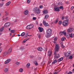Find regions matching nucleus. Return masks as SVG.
Returning <instances> with one entry per match:
<instances>
[{
  "label": "nucleus",
  "mask_w": 74,
  "mask_h": 74,
  "mask_svg": "<svg viewBox=\"0 0 74 74\" xmlns=\"http://www.w3.org/2000/svg\"><path fill=\"white\" fill-rule=\"evenodd\" d=\"M47 38H49L51 36V34H52V30L51 29H49L47 30Z\"/></svg>",
  "instance_id": "nucleus-1"
},
{
  "label": "nucleus",
  "mask_w": 74,
  "mask_h": 74,
  "mask_svg": "<svg viewBox=\"0 0 74 74\" xmlns=\"http://www.w3.org/2000/svg\"><path fill=\"white\" fill-rule=\"evenodd\" d=\"M34 11L35 13H36L37 14H40L41 12V10H40V8H38L37 7L35 8L34 9Z\"/></svg>",
  "instance_id": "nucleus-2"
},
{
  "label": "nucleus",
  "mask_w": 74,
  "mask_h": 74,
  "mask_svg": "<svg viewBox=\"0 0 74 74\" xmlns=\"http://www.w3.org/2000/svg\"><path fill=\"white\" fill-rule=\"evenodd\" d=\"M62 25L65 27L69 25V21L68 20H65L63 22Z\"/></svg>",
  "instance_id": "nucleus-3"
},
{
  "label": "nucleus",
  "mask_w": 74,
  "mask_h": 74,
  "mask_svg": "<svg viewBox=\"0 0 74 74\" xmlns=\"http://www.w3.org/2000/svg\"><path fill=\"white\" fill-rule=\"evenodd\" d=\"M60 49V47L59 46V45L58 44H56L54 48V52H58L59 51Z\"/></svg>",
  "instance_id": "nucleus-4"
},
{
  "label": "nucleus",
  "mask_w": 74,
  "mask_h": 74,
  "mask_svg": "<svg viewBox=\"0 0 74 74\" xmlns=\"http://www.w3.org/2000/svg\"><path fill=\"white\" fill-rule=\"evenodd\" d=\"M34 27V25L33 24H31L28 25L26 27V29L28 30H30L31 29H32Z\"/></svg>",
  "instance_id": "nucleus-5"
},
{
  "label": "nucleus",
  "mask_w": 74,
  "mask_h": 74,
  "mask_svg": "<svg viewBox=\"0 0 74 74\" xmlns=\"http://www.w3.org/2000/svg\"><path fill=\"white\" fill-rule=\"evenodd\" d=\"M54 58L55 59H58L60 57V55L59 54H56V51L54 52Z\"/></svg>",
  "instance_id": "nucleus-6"
},
{
  "label": "nucleus",
  "mask_w": 74,
  "mask_h": 74,
  "mask_svg": "<svg viewBox=\"0 0 74 74\" xmlns=\"http://www.w3.org/2000/svg\"><path fill=\"white\" fill-rule=\"evenodd\" d=\"M47 56H49V58H50L51 56H52V50L51 49H50L48 51L47 53Z\"/></svg>",
  "instance_id": "nucleus-7"
},
{
  "label": "nucleus",
  "mask_w": 74,
  "mask_h": 74,
  "mask_svg": "<svg viewBox=\"0 0 74 74\" xmlns=\"http://www.w3.org/2000/svg\"><path fill=\"white\" fill-rule=\"evenodd\" d=\"M71 53V51H68L65 54V56H66V57H68V56H70Z\"/></svg>",
  "instance_id": "nucleus-8"
},
{
  "label": "nucleus",
  "mask_w": 74,
  "mask_h": 74,
  "mask_svg": "<svg viewBox=\"0 0 74 74\" xmlns=\"http://www.w3.org/2000/svg\"><path fill=\"white\" fill-rule=\"evenodd\" d=\"M54 9L55 11H57L58 12H59L60 10L59 9V8L57 7H55Z\"/></svg>",
  "instance_id": "nucleus-9"
},
{
  "label": "nucleus",
  "mask_w": 74,
  "mask_h": 74,
  "mask_svg": "<svg viewBox=\"0 0 74 74\" xmlns=\"http://www.w3.org/2000/svg\"><path fill=\"white\" fill-rule=\"evenodd\" d=\"M10 25V23L7 22L5 24L4 27H8V26H9Z\"/></svg>",
  "instance_id": "nucleus-10"
},
{
  "label": "nucleus",
  "mask_w": 74,
  "mask_h": 74,
  "mask_svg": "<svg viewBox=\"0 0 74 74\" xmlns=\"http://www.w3.org/2000/svg\"><path fill=\"white\" fill-rule=\"evenodd\" d=\"M59 34L60 36H62L63 34H64V36H66V32H60L59 33Z\"/></svg>",
  "instance_id": "nucleus-11"
},
{
  "label": "nucleus",
  "mask_w": 74,
  "mask_h": 74,
  "mask_svg": "<svg viewBox=\"0 0 74 74\" xmlns=\"http://www.w3.org/2000/svg\"><path fill=\"white\" fill-rule=\"evenodd\" d=\"M74 30V29L73 28H71L69 29L68 30L67 32L68 33H71Z\"/></svg>",
  "instance_id": "nucleus-12"
},
{
  "label": "nucleus",
  "mask_w": 74,
  "mask_h": 74,
  "mask_svg": "<svg viewBox=\"0 0 74 74\" xmlns=\"http://www.w3.org/2000/svg\"><path fill=\"white\" fill-rule=\"evenodd\" d=\"M11 59H8L5 62V64H7L9 63H10V61H11Z\"/></svg>",
  "instance_id": "nucleus-13"
},
{
  "label": "nucleus",
  "mask_w": 74,
  "mask_h": 74,
  "mask_svg": "<svg viewBox=\"0 0 74 74\" xmlns=\"http://www.w3.org/2000/svg\"><path fill=\"white\" fill-rule=\"evenodd\" d=\"M29 13V12H28V10H26L24 11V14L25 15H27Z\"/></svg>",
  "instance_id": "nucleus-14"
},
{
  "label": "nucleus",
  "mask_w": 74,
  "mask_h": 74,
  "mask_svg": "<svg viewBox=\"0 0 74 74\" xmlns=\"http://www.w3.org/2000/svg\"><path fill=\"white\" fill-rule=\"evenodd\" d=\"M38 29L39 30V32H42L43 31V28L41 27H39L38 28Z\"/></svg>",
  "instance_id": "nucleus-15"
},
{
  "label": "nucleus",
  "mask_w": 74,
  "mask_h": 74,
  "mask_svg": "<svg viewBox=\"0 0 74 74\" xmlns=\"http://www.w3.org/2000/svg\"><path fill=\"white\" fill-rule=\"evenodd\" d=\"M7 55V52L5 51L4 52H3V57H4L5 56H6Z\"/></svg>",
  "instance_id": "nucleus-16"
},
{
  "label": "nucleus",
  "mask_w": 74,
  "mask_h": 74,
  "mask_svg": "<svg viewBox=\"0 0 74 74\" xmlns=\"http://www.w3.org/2000/svg\"><path fill=\"white\" fill-rule=\"evenodd\" d=\"M63 59V58H61L58 59V62H61V61H62Z\"/></svg>",
  "instance_id": "nucleus-17"
},
{
  "label": "nucleus",
  "mask_w": 74,
  "mask_h": 74,
  "mask_svg": "<svg viewBox=\"0 0 74 74\" xmlns=\"http://www.w3.org/2000/svg\"><path fill=\"white\" fill-rule=\"evenodd\" d=\"M42 47H38V51H42Z\"/></svg>",
  "instance_id": "nucleus-18"
},
{
  "label": "nucleus",
  "mask_w": 74,
  "mask_h": 74,
  "mask_svg": "<svg viewBox=\"0 0 74 74\" xmlns=\"http://www.w3.org/2000/svg\"><path fill=\"white\" fill-rule=\"evenodd\" d=\"M12 52V49L11 48H10V49L8 50V53H10L11 52Z\"/></svg>",
  "instance_id": "nucleus-19"
},
{
  "label": "nucleus",
  "mask_w": 74,
  "mask_h": 74,
  "mask_svg": "<svg viewBox=\"0 0 74 74\" xmlns=\"http://www.w3.org/2000/svg\"><path fill=\"white\" fill-rule=\"evenodd\" d=\"M10 4H11V2H8L5 5H6V6H8V5H9Z\"/></svg>",
  "instance_id": "nucleus-20"
},
{
  "label": "nucleus",
  "mask_w": 74,
  "mask_h": 74,
  "mask_svg": "<svg viewBox=\"0 0 74 74\" xmlns=\"http://www.w3.org/2000/svg\"><path fill=\"white\" fill-rule=\"evenodd\" d=\"M43 23L44 26H47V23H46L45 21H43Z\"/></svg>",
  "instance_id": "nucleus-21"
},
{
  "label": "nucleus",
  "mask_w": 74,
  "mask_h": 74,
  "mask_svg": "<svg viewBox=\"0 0 74 74\" xmlns=\"http://www.w3.org/2000/svg\"><path fill=\"white\" fill-rule=\"evenodd\" d=\"M30 63H28L26 65V67H27V68H29V66H30Z\"/></svg>",
  "instance_id": "nucleus-22"
},
{
  "label": "nucleus",
  "mask_w": 74,
  "mask_h": 74,
  "mask_svg": "<svg viewBox=\"0 0 74 74\" xmlns=\"http://www.w3.org/2000/svg\"><path fill=\"white\" fill-rule=\"evenodd\" d=\"M68 57L69 59H73V56L71 55H70V56H68Z\"/></svg>",
  "instance_id": "nucleus-23"
},
{
  "label": "nucleus",
  "mask_w": 74,
  "mask_h": 74,
  "mask_svg": "<svg viewBox=\"0 0 74 74\" xmlns=\"http://www.w3.org/2000/svg\"><path fill=\"white\" fill-rule=\"evenodd\" d=\"M63 23V21H59V25H61Z\"/></svg>",
  "instance_id": "nucleus-24"
},
{
  "label": "nucleus",
  "mask_w": 74,
  "mask_h": 74,
  "mask_svg": "<svg viewBox=\"0 0 74 74\" xmlns=\"http://www.w3.org/2000/svg\"><path fill=\"white\" fill-rule=\"evenodd\" d=\"M69 36H70V37L71 38H73V33H71V34H69Z\"/></svg>",
  "instance_id": "nucleus-25"
},
{
  "label": "nucleus",
  "mask_w": 74,
  "mask_h": 74,
  "mask_svg": "<svg viewBox=\"0 0 74 74\" xmlns=\"http://www.w3.org/2000/svg\"><path fill=\"white\" fill-rule=\"evenodd\" d=\"M3 27L1 28H0V32H1L3 31Z\"/></svg>",
  "instance_id": "nucleus-26"
},
{
  "label": "nucleus",
  "mask_w": 74,
  "mask_h": 74,
  "mask_svg": "<svg viewBox=\"0 0 74 74\" xmlns=\"http://www.w3.org/2000/svg\"><path fill=\"white\" fill-rule=\"evenodd\" d=\"M5 15H6V16H7V15H8L9 14V13L8 12H6V11H5Z\"/></svg>",
  "instance_id": "nucleus-27"
},
{
  "label": "nucleus",
  "mask_w": 74,
  "mask_h": 74,
  "mask_svg": "<svg viewBox=\"0 0 74 74\" xmlns=\"http://www.w3.org/2000/svg\"><path fill=\"white\" fill-rule=\"evenodd\" d=\"M20 63L19 62H16V64L17 66H18V65H19V64Z\"/></svg>",
  "instance_id": "nucleus-28"
},
{
  "label": "nucleus",
  "mask_w": 74,
  "mask_h": 74,
  "mask_svg": "<svg viewBox=\"0 0 74 74\" xmlns=\"http://www.w3.org/2000/svg\"><path fill=\"white\" fill-rule=\"evenodd\" d=\"M41 35L40 34H39L38 36V38H41Z\"/></svg>",
  "instance_id": "nucleus-29"
},
{
  "label": "nucleus",
  "mask_w": 74,
  "mask_h": 74,
  "mask_svg": "<svg viewBox=\"0 0 74 74\" xmlns=\"http://www.w3.org/2000/svg\"><path fill=\"white\" fill-rule=\"evenodd\" d=\"M59 8H60V9H61V10H63V9H64L63 7L62 6H61L59 7Z\"/></svg>",
  "instance_id": "nucleus-30"
},
{
  "label": "nucleus",
  "mask_w": 74,
  "mask_h": 74,
  "mask_svg": "<svg viewBox=\"0 0 74 74\" xmlns=\"http://www.w3.org/2000/svg\"><path fill=\"white\" fill-rule=\"evenodd\" d=\"M25 32H23L21 35V36H24V35H25Z\"/></svg>",
  "instance_id": "nucleus-31"
},
{
  "label": "nucleus",
  "mask_w": 74,
  "mask_h": 74,
  "mask_svg": "<svg viewBox=\"0 0 74 74\" xmlns=\"http://www.w3.org/2000/svg\"><path fill=\"white\" fill-rule=\"evenodd\" d=\"M34 64L36 66H37V65H38V63H37V61H35L34 62Z\"/></svg>",
  "instance_id": "nucleus-32"
},
{
  "label": "nucleus",
  "mask_w": 74,
  "mask_h": 74,
  "mask_svg": "<svg viewBox=\"0 0 74 74\" xmlns=\"http://www.w3.org/2000/svg\"><path fill=\"white\" fill-rule=\"evenodd\" d=\"M31 1V0H27V3L28 4H29Z\"/></svg>",
  "instance_id": "nucleus-33"
},
{
  "label": "nucleus",
  "mask_w": 74,
  "mask_h": 74,
  "mask_svg": "<svg viewBox=\"0 0 74 74\" xmlns=\"http://www.w3.org/2000/svg\"><path fill=\"white\" fill-rule=\"evenodd\" d=\"M66 37L67 38H69L70 37V35L69 34H68V35L66 36Z\"/></svg>",
  "instance_id": "nucleus-34"
},
{
  "label": "nucleus",
  "mask_w": 74,
  "mask_h": 74,
  "mask_svg": "<svg viewBox=\"0 0 74 74\" xmlns=\"http://www.w3.org/2000/svg\"><path fill=\"white\" fill-rule=\"evenodd\" d=\"M43 12L44 13V14H46V13H47V10H44L43 11Z\"/></svg>",
  "instance_id": "nucleus-35"
},
{
  "label": "nucleus",
  "mask_w": 74,
  "mask_h": 74,
  "mask_svg": "<svg viewBox=\"0 0 74 74\" xmlns=\"http://www.w3.org/2000/svg\"><path fill=\"white\" fill-rule=\"evenodd\" d=\"M3 4H4V3H1L0 4V7H2L3 5Z\"/></svg>",
  "instance_id": "nucleus-36"
},
{
  "label": "nucleus",
  "mask_w": 74,
  "mask_h": 74,
  "mask_svg": "<svg viewBox=\"0 0 74 74\" xmlns=\"http://www.w3.org/2000/svg\"><path fill=\"white\" fill-rule=\"evenodd\" d=\"M4 71L5 72H6L7 71H8V69L6 68L4 69Z\"/></svg>",
  "instance_id": "nucleus-37"
},
{
  "label": "nucleus",
  "mask_w": 74,
  "mask_h": 74,
  "mask_svg": "<svg viewBox=\"0 0 74 74\" xmlns=\"http://www.w3.org/2000/svg\"><path fill=\"white\" fill-rule=\"evenodd\" d=\"M19 71H20V72H22V71H23V69H20L19 70Z\"/></svg>",
  "instance_id": "nucleus-38"
},
{
  "label": "nucleus",
  "mask_w": 74,
  "mask_h": 74,
  "mask_svg": "<svg viewBox=\"0 0 74 74\" xmlns=\"http://www.w3.org/2000/svg\"><path fill=\"white\" fill-rule=\"evenodd\" d=\"M64 39H65V38L64 37H63L61 39L62 41H64Z\"/></svg>",
  "instance_id": "nucleus-39"
},
{
  "label": "nucleus",
  "mask_w": 74,
  "mask_h": 74,
  "mask_svg": "<svg viewBox=\"0 0 74 74\" xmlns=\"http://www.w3.org/2000/svg\"><path fill=\"white\" fill-rule=\"evenodd\" d=\"M39 8H40L41 9L42 8H43V6H42V5H40L39 6Z\"/></svg>",
  "instance_id": "nucleus-40"
},
{
  "label": "nucleus",
  "mask_w": 74,
  "mask_h": 74,
  "mask_svg": "<svg viewBox=\"0 0 74 74\" xmlns=\"http://www.w3.org/2000/svg\"><path fill=\"white\" fill-rule=\"evenodd\" d=\"M58 19H57L55 21L54 23H58Z\"/></svg>",
  "instance_id": "nucleus-41"
},
{
  "label": "nucleus",
  "mask_w": 74,
  "mask_h": 74,
  "mask_svg": "<svg viewBox=\"0 0 74 74\" xmlns=\"http://www.w3.org/2000/svg\"><path fill=\"white\" fill-rule=\"evenodd\" d=\"M61 47L62 48H65V46H64L63 45H61Z\"/></svg>",
  "instance_id": "nucleus-42"
},
{
  "label": "nucleus",
  "mask_w": 74,
  "mask_h": 74,
  "mask_svg": "<svg viewBox=\"0 0 74 74\" xmlns=\"http://www.w3.org/2000/svg\"><path fill=\"white\" fill-rule=\"evenodd\" d=\"M14 31H15V30H11V33H13L14 32Z\"/></svg>",
  "instance_id": "nucleus-43"
},
{
  "label": "nucleus",
  "mask_w": 74,
  "mask_h": 74,
  "mask_svg": "<svg viewBox=\"0 0 74 74\" xmlns=\"http://www.w3.org/2000/svg\"><path fill=\"white\" fill-rule=\"evenodd\" d=\"M74 8V7L73 6H72L71 8V10H73V9Z\"/></svg>",
  "instance_id": "nucleus-44"
},
{
  "label": "nucleus",
  "mask_w": 74,
  "mask_h": 74,
  "mask_svg": "<svg viewBox=\"0 0 74 74\" xmlns=\"http://www.w3.org/2000/svg\"><path fill=\"white\" fill-rule=\"evenodd\" d=\"M60 45H61V46L63 45V42H60Z\"/></svg>",
  "instance_id": "nucleus-45"
},
{
  "label": "nucleus",
  "mask_w": 74,
  "mask_h": 74,
  "mask_svg": "<svg viewBox=\"0 0 74 74\" xmlns=\"http://www.w3.org/2000/svg\"><path fill=\"white\" fill-rule=\"evenodd\" d=\"M27 41V40H24L23 41V43H25V42H26Z\"/></svg>",
  "instance_id": "nucleus-46"
},
{
  "label": "nucleus",
  "mask_w": 74,
  "mask_h": 74,
  "mask_svg": "<svg viewBox=\"0 0 74 74\" xmlns=\"http://www.w3.org/2000/svg\"><path fill=\"white\" fill-rule=\"evenodd\" d=\"M65 18L66 21H67V19H68V17L66 16L65 17Z\"/></svg>",
  "instance_id": "nucleus-47"
},
{
  "label": "nucleus",
  "mask_w": 74,
  "mask_h": 74,
  "mask_svg": "<svg viewBox=\"0 0 74 74\" xmlns=\"http://www.w3.org/2000/svg\"><path fill=\"white\" fill-rule=\"evenodd\" d=\"M53 62L55 63L57 62V60H55Z\"/></svg>",
  "instance_id": "nucleus-48"
},
{
  "label": "nucleus",
  "mask_w": 74,
  "mask_h": 74,
  "mask_svg": "<svg viewBox=\"0 0 74 74\" xmlns=\"http://www.w3.org/2000/svg\"><path fill=\"white\" fill-rule=\"evenodd\" d=\"M53 62L55 63L57 62V60H55Z\"/></svg>",
  "instance_id": "nucleus-49"
},
{
  "label": "nucleus",
  "mask_w": 74,
  "mask_h": 74,
  "mask_svg": "<svg viewBox=\"0 0 74 74\" xmlns=\"http://www.w3.org/2000/svg\"><path fill=\"white\" fill-rule=\"evenodd\" d=\"M53 62L55 63L57 62V60H55Z\"/></svg>",
  "instance_id": "nucleus-50"
},
{
  "label": "nucleus",
  "mask_w": 74,
  "mask_h": 74,
  "mask_svg": "<svg viewBox=\"0 0 74 74\" xmlns=\"http://www.w3.org/2000/svg\"><path fill=\"white\" fill-rule=\"evenodd\" d=\"M5 20H8V17H6L5 18Z\"/></svg>",
  "instance_id": "nucleus-51"
},
{
  "label": "nucleus",
  "mask_w": 74,
  "mask_h": 74,
  "mask_svg": "<svg viewBox=\"0 0 74 74\" xmlns=\"http://www.w3.org/2000/svg\"><path fill=\"white\" fill-rule=\"evenodd\" d=\"M64 19V17L62 16V20H63Z\"/></svg>",
  "instance_id": "nucleus-52"
},
{
  "label": "nucleus",
  "mask_w": 74,
  "mask_h": 74,
  "mask_svg": "<svg viewBox=\"0 0 74 74\" xmlns=\"http://www.w3.org/2000/svg\"><path fill=\"white\" fill-rule=\"evenodd\" d=\"M36 17H33V20H36Z\"/></svg>",
  "instance_id": "nucleus-53"
},
{
  "label": "nucleus",
  "mask_w": 74,
  "mask_h": 74,
  "mask_svg": "<svg viewBox=\"0 0 74 74\" xmlns=\"http://www.w3.org/2000/svg\"><path fill=\"white\" fill-rule=\"evenodd\" d=\"M48 17H49V15L48 14L47 15V19H48Z\"/></svg>",
  "instance_id": "nucleus-54"
},
{
  "label": "nucleus",
  "mask_w": 74,
  "mask_h": 74,
  "mask_svg": "<svg viewBox=\"0 0 74 74\" xmlns=\"http://www.w3.org/2000/svg\"><path fill=\"white\" fill-rule=\"evenodd\" d=\"M23 49V47H21L20 49V50H22Z\"/></svg>",
  "instance_id": "nucleus-55"
},
{
  "label": "nucleus",
  "mask_w": 74,
  "mask_h": 74,
  "mask_svg": "<svg viewBox=\"0 0 74 74\" xmlns=\"http://www.w3.org/2000/svg\"><path fill=\"white\" fill-rule=\"evenodd\" d=\"M47 26H49V24L48 23H47Z\"/></svg>",
  "instance_id": "nucleus-56"
},
{
  "label": "nucleus",
  "mask_w": 74,
  "mask_h": 74,
  "mask_svg": "<svg viewBox=\"0 0 74 74\" xmlns=\"http://www.w3.org/2000/svg\"><path fill=\"white\" fill-rule=\"evenodd\" d=\"M54 41H56L57 40V39L56 38H54Z\"/></svg>",
  "instance_id": "nucleus-57"
},
{
  "label": "nucleus",
  "mask_w": 74,
  "mask_h": 74,
  "mask_svg": "<svg viewBox=\"0 0 74 74\" xmlns=\"http://www.w3.org/2000/svg\"><path fill=\"white\" fill-rule=\"evenodd\" d=\"M55 64V63L54 62H52V64Z\"/></svg>",
  "instance_id": "nucleus-58"
},
{
  "label": "nucleus",
  "mask_w": 74,
  "mask_h": 74,
  "mask_svg": "<svg viewBox=\"0 0 74 74\" xmlns=\"http://www.w3.org/2000/svg\"><path fill=\"white\" fill-rule=\"evenodd\" d=\"M16 19H15L14 20V22H16Z\"/></svg>",
  "instance_id": "nucleus-59"
},
{
  "label": "nucleus",
  "mask_w": 74,
  "mask_h": 74,
  "mask_svg": "<svg viewBox=\"0 0 74 74\" xmlns=\"http://www.w3.org/2000/svg\"><path fill=\"white\" fill-rule=\"evenodd\" d=\"M17 36L19 37V36H21V35H20V34H18L17 35Z\"/></svg>",
  "instance_id": "nucleus-60"
},
{
  "label": "nucleus",
  "mask_w": 74,
  "mask_h": 74,
  "mask_svg": "<svg viewBox=\"0 0 74 74\" xmlns=\"http://www.w3.org/2000/svg\"><path fill=\"white\" fill-rule=\"evenodd\" d=\"M29 38H28L27 39H26V40H29Z\"/></svg>",
  "instance_id": "nucleus-61"
},
{
  "label": "nucleus",
  "mask_w": 74,
  "mask_h": 74,
  "mask_svg": "<svg viewBox=\"0 0 74 74\" xmlns=\"http://www.w3.org/2000/svg\"><path fill=\"white\" fill-rule=\"evenodd\" d=\"M40 26H42V23H41L40 24Z\"/></svg>",
  "instance_id": "nucleus-62"
},
{
  "label": "nucleus",
  "mask_w": 74,
  "mask_h": 74,
  "mask_svg": "<svg viewBox=\"0 0 74 74\" xmlns=\"http://www.w3.org/2000/svg\"><path fill=\"white\" fill-rule=\"evenodd\" d=\"M46 17H47V15H45V19H46Z\"/></svg>",
  "instance_id": "nucleus-63"
},
{
  "label": "nucleus",
  "mask_w": 74,
  "mask_h": 74,
  "mask_svg": "<svg viewBox=\"0 0 74 74\" xmlns=\"http://www.w3.org/2000/svg\"><path fill=\"white\" fill-rule=\"evenodd\" d=\"M73 72H74V69H73L72 71Z\"/></svg>",
  "instance_id": "nucleus-64"
}]
</instances>
